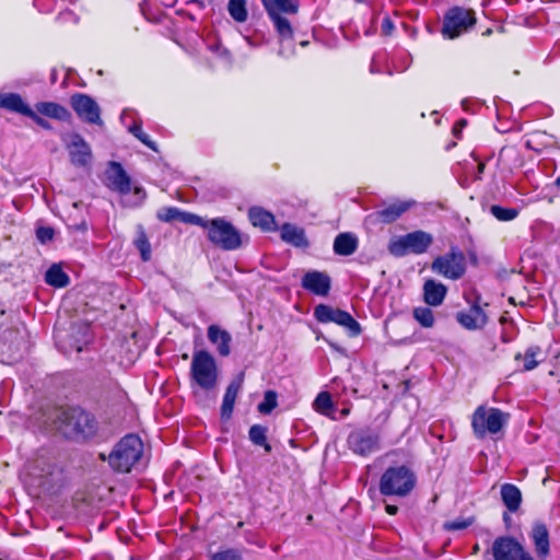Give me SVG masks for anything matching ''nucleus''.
Segmentation results:
<instances>
[{
	"label": "nucleus",
	"instance_id": "obj_1",
	"mask_svg": "<svg viewBox=\"0 0 560 560\" xmlns=\"http://www.w3.org/2000/svg\"><path fill=\"white\" fill-rule=\"evenodd\" d=\"M56 420L63 434L72 439H90L98 429L95 417L81 407L60 409Z\"/></svg>",
	"mask_w": 560,
	"mask_h": 560
},
{
	"label": "nucleus",
	"instance_id": "obj_2",
	"mask_svg": "<svg viewBox=\"0 0 560 560\" xmlns=\"http://www.w3.org/2000/svg\"><path fill=\"white\" fill-rule=\"evenodd\" d=\"M207 231V237L214 246L232 252L241 248L248 237L244 236L230 221L224 218L207 220L202 218V224H197Z\"/></svg>",
	"mask_w": 560,
	"mask_h": 560
},
{
	"label": "nucleus",
	"instance_id": "obj_3",
	"mask_svg": "<svg viewBox=\"0 0 560 560\" xmlns=\"http://www.w3.org/2000/svg\"><path fill=\"white\" fill-rule=\"evenodd\" d=\"M417 485L416 472L407 465L390 466L380 478V493L386 497H408Z\"/></svg>",
	"mask_w": 560,
	"mask_h": 560
},
{
	"label": "nucleus",
	"instance_id": "obj_4",
	"mask_svg": "<svg viewBox=\"0 0 560 560\" xmlns=\"http://www.w3.org/2000/svg\"><path fill=\"white\" fill-rule=\"evenodd\" d=\"M143 453V444L136 434L125 435L109 453L107 460L117 472H129Z\"/></svg>",
	"mask_w": 560,
	"mask_h": 560
},
{
	"label": "nucleus",
	"instance_id": "obj_5",
	"mask_svg": "<svg viewBox=\"0 0 560 560\" xmlns=\"http://www.w3.org/2000/svg\"><path fill=\"white\" fill-rule=\"evenodd\" d=\"M191 385L209 393L215 389L218 384V366L214 358L206 350L194 352L190 364Z\"/></svg>",
	"mask_w": 560,
	"mask_h": 560
},
{
	"label": "nucleus",
	"instance_id": "obj_6",
	"mask_svg": "<svg viewBox=\"0 0 560 560\" xmlns=\"http://www.w3.org/2000/svg\"><path fill=\"white\" fill-rule=\"evenodd\" d=\"M509 419L510 415L499 408L479 406L472 413L471 428L477 439H483L488 433H499Z\"/></svg>",
	"mask_w": 560,
	"mask_h": 560
},
{
	"label": "nucleus",
	"instance_id": "obj_7",
	"mask_svg": "<svg viewBox=\"0 0 560 560\" xmlns=\"http://www.w3.org/2000/svg\"><path fill=\"white\" fill-rule=\"evenodd\" d=\"M433 243V236L422 230L413 231L392 238L388 243V252L395 257H404L408 254H424Z\"/></svg>",
	"mask_w": 560,
	"mask_h": 560
},
{
	"label": "nucleus",
	"instance_id": "obj_8",
	"mask_svg": "<svg viewBox=\"0 0 560 560\" xmlns=\"http://www.w3.org/2000/svg\"><path fill=\"white\" fill-rule=\"evenodd\" d=\"M475 24L474 10L453 7L444 15L442 34L450 39H454L468 32Z\"/></svg>",
	"mask_w": 560,
	"mask_h": 560
},
{
	"label": "nucleus",
	"instance_id": "obj_9",
	"mask_svg": "<svg viewBox=\"0 0 560 560\" xmlns=\"http://www.w3.org/2000/svg\"><path fill=\"white\" fill-rule=\"evenodd\" d=\"M347 446L353 454L368 457L380 451L381 435L375 429L369 427L359 428L349 433Z\"/></svg>",
	"mask_w": 560,
	"mask_h": 560
},
{
	"label": "nucleus",
	"instance_id": "obj_10",
	"mask_svg": "<svg viewBox=\"0 0 560 560\" xmlns=\"http://www.w3.org/2000/svg\"><path fill=\"white\" fill-rule=\"evenodd\" d=\"M314 316L319 323H335L347 329L350 337H357L362 331L360 324L352 317V315L340 308L319 304L314 308Z\"/></svg>",
	"mask_w": 560,
	"mask_h": 560
},
{
	"label": "nucleus",
	"instance_id": "obj_11",
	"mask_svg": "<svg viewBox=\"0 0 560 560\" xmlns=\"http://www.w3.org/2000/svg\"><path fill=\"white\" fill-rule=\"evenodd\" d=\"M432 270L444 278L457 280L465 275L466 260L458 247H451L450 252L436 257L432 262Z\"/></svg>",
	"mask_w": 560,
	"mask_h": 560
},
{
	"label": "nucleus",
	"instance_id": "obj_12",
	"mask_svg": "<svg viewBox=\"0 0 560 560\" xmlns=\"http://www.w3.org/2000/svg\"><path fill=\"white\" fill-rule=\"evenodd\" d=\"M493 560H534L523 545L511 536H500L492 544Z\"/></svg>",
	"mask_w": 560,
	"mask_h": 560
},
{
	"label": "nucleus",
	"instance_id": "obj_13",
	"mask_svg": "<svg viewBox=\"0 0 560 560\" xmlns=\"http://www.w3.org/2000/svg\"><path fill=\"white\" fill-rule=\"evenodd\" d=\"M70 105L81 120L88 124L103 125L101 108L90 95L75 93L70 97Z\"/></svg>",
	"mask_w": 560,
	"mask_h": 560
},
{
	"label": "nucleus",
	"instance_id": "obj_14",
	"mask_svg": "<svg viewBox=\"0 0 560 560\" xmlns=\"http://www.w3.org/2000/svg\"><path fill=\"white\" fill-rule=\"evenodd\" d=\"M106 180L107 187L121 195H127L131 190V179L118 162H109L106 171Z\"/></svg>",
	"mask_w": 560,
	"mask_h": 560
},
{
	"label": "nucleus",
	"instance_id": "obj_15",
	"mask_svg": "<svg viewBox=\"0 0 560 560\" xmlns=\"http://www.w3.org/2000/svg\"><path fill=\"white\" fill-rule=\"evenodd\" d=\"M456 320L467 330H478L487 325L488 316L481 306L475 302L468 311L458 312Z\"/></svg>",
	"mask_w": 560,
	"mask_h": 560
},
{
	"label": "nucleus",
	"instance_id": "obj_16",
	"mask_svg": "<svg viewBox=\"0 0 560 560\" xmlns=\"http://www.w3.org/2000/svg\"><path fill=\"white\" fill-rule=\"evenodd\" d=\"M301 284L313 294L326 296L330 291L331 280L327 273L313 270L303 276Z\"/></svg>",
	"mask_w": 560,
	"mask_h": 560
},
{
	"label": "nucleus",
	"instance_id": "obj_17",
	"mask_svg": "<svg viewBox=\"0 0 560 560\" xmlns=\"http://www.w3.org/2000/svg\"><path fill=\"white\" fill-rule=\"evenodd\" d=\"M71 163L77 166H86L92 158V151L88 142L79 133L71 136L68 144Z\"/></svg>",
	"mask_w": 560,
	"mask_h": 560
},
{
	"label": "nucleus",
	"instance_id": "obj_18",
	"mask_svg": "<svg viewBox=\"0 0 560 560\" xmlns=\"http://www.w3.org/2000/svg\"><path fill=\"white\" fill-rule=\"evenodd\" d=\"M415 205V200H399L386 206L381 210H377L374 213V215L380 222L384 224H389L398 220L405 212L411 209Z\"/></svg>",
	"mask_w": 560,
	"mask_h": 560
},
{
	"label": "nucleus",
	"instance_id": "obj_19",
	"mask_svg": "<svg viewBox=\"0 0 560 560\" xmlns=\"http://www.w3.org/2000/svg\"><path fill=\"white\" fill-rule=\"evenodd\" d=\"M530 538L535 546V551L539 558L545 559L549 555V532L542 522H535L530 532Z\"/></svg>",
	"mask_w": 560,
	"mask_h": 560
},
{
	"label": "nucleus",
	"instance_id": "obj_20",
	"mask_svg": "<svg viewBox=\"0 0 560 560\" xmlns=\"http://www.w3.org/2000/svg\"><path fill=\"white\" fill-rule=\"evenodd\" d=\"M242 384H243V375H240L237 378L233 380L226 387V390L223 396V401L221 405L222 420L226 421V420H230V418L232 417L234 404H235L236 397L238 395V392L242 388Z\"/></svg>",
	"mask_w": 560,
	"mask_h": 560
},
{
	"label": "nucleus",
	"instance_id": "obj_21",
	"mask_svg": "<svg viewBox=\"0 0 560 560\" xmlns=\"http://www.w3.org/2000/svg\"><path fill=\"white\" fill-rule=\"evenodd\" d=\"M447 288L433 279L427 280L423 284V301L429 306H440L445 300Z\"/></svg>",
	"mask_w": 560,
	"mask_h": 560
},
{
	"label": "nucleus",
	"instance_id": "obj_22",
	"mask_svg": "<svg viewBox=\"0 0 560 560\" xmlns=\"http://www.w3.org/2000/svg\"><path fill=\"white\" fill-rule=\"evenodd\" d=\"M158 218H159V220H161L163 222H171L174 220H179L180 222L191 224V225L202 224V217L195 214V213L180 211L179 209H177L175 207H168V208L162 209L158 213Z\"/></svg>",
	"mask_w": 560,
	"mask_h": 560
},
{
	"label": "nucleus",
	"instance_id": "obj_23",
	"mask_svg": "<svg viewBox=\"0 0 560 560\" xmlns=\"http://www.w3.org/2000/svg\"><path fill=\"white\" fill-rule=\"evenodd\" d=\"M250 223L262 231H276L278 229L273 214L260 207H252L248 210Z\"/></svg>",
	"mask_w": 560,
	"mask_h": 560
},
{
	"label": "nucleus",
	"instance_id": "obj_24",
	"mask_svg": "<svg viewBox=\"0 0 560 560\" xmlns=\"http://www.w3.org/2000/svg\"><path fill=\"white\" fill-rule=\"evenodd\" d=\"M281 240L292 246L306 248L308 246V241L305 235V231L302 228H299L291 223H284L280 228Z\"/></svg>",
	"mask_w": 560,
	"mask_h": 560
},
{
	"label": "nucleus",
	"instance_id": "obj_25",
	"mask_svg": "<svg viewBox=\"0 0 560 560\" xmlns=\"http://www.w3.org/2000/svg\"><path fill=\"white\" fill-rule=\"evenodd\" d=\"M208 339L211 343L217 345V350L221 357H228L231 353V335L221 329L217 325H210L208 327Z\"/></svg>",
	"mask_w": 560,
	"mask_h": 560
},
{
	"label": "nucleus",
	"instance_id": "obj_26",
	"mask_svg": "<svg viewBox=\"0 0 560 560\" xmlns=\"http://www.w3.org/2000/svg\"><path fill=\"white\" fill-rule=\"evenodd\" d=\"M541 355V349L538 346L528 347L524 354L517 352L514 355V361L516 363V370L522 372H527L534 370L541 360L537 359V357Z\"/></svg>",
	"mask_w": 560,
	"mask_h": 560
},
{
	"label": "nucleus",
	"instance_id": "obj_27",
	"mask_svg": "<svg viewBox=\"0 0 560 560\" xmlns=\"http://www.w3.org/2000/svg\"><path fill=\"white\" fill-rule=\"evenodd\" d=\"M0 108L26 116L31 109L19 93H0Z\"/></svg>",
	"mask_w": 560,
	"mask_h": 560
},
{
	"label": "nucleus",
	"instance_id": "obj_28",
	"mask_svg": "<svg viewBox=\"0 0 560 560\" xmlns=\"http://www.w3.org/2000/svg\"><path fill=\"white\" fill-rule=\"evenodd\" d=\"M358 245V237L353 233H339L334 241V252L339 256H350L357 252Z\"/></svg>",
	"mask_w": 560,
	"mask_h": 560
},
{
	"label": "nucleus",
	"instance_id": "obj_29",
	"mask_svg": "<svg viewBox=\"0 0 560 560\" xmlns=\"http://www.w3.org/2000/svg\"><path fill=\"white\" fill-rule=\"evenodd\" d=\"M268 15L295 14L299 10L296 0H261Z\"/></svg>",
	"mask_w": 560,
	"mask_h": 560
},
{
	"label": "nucleus",
	"instance_id": "obj_30",
	"mask_svg": "<svg viewBox=\"0 0 560 560\" xmlns=\"http://www.w3.org/2000/svg\"><path fill=\"white\" fill-rule=\"evenodd\" d=\"M36 109L40 115L60 121H68L71 118V113L65 106L55 102H39L36 104Z\"/></svg>",
	"mask_w": 560,
	"mask_h": 560
},
{
	"label": "nucleus",
	"instance_id": "obj_31",
	"mask_svg": "<svg viewBox=\"0 0 560 560\" xmlns=\"http://www.w3.org/2000/svg\"><path fill=\"white\" fill-rule=\"evenodd\" d=\"M500 493L504 505L510 512L514 513L520 509L522 502V493L515 485H502Z\"/></svg>",
	"mask_w": 560,
	"mask_h": 560
},
{
	"label": "nucleus",
	"instance_id": "obj_32",
	"mask_svg": "<svg viewBox=\"0 0 560 560\" xmlns=\"http://www.w3.org/2000/svg\"><path fill=\"white\" fill-rule=\"evenodd\" d=\"M47 284L54 288H65L69 284L70 278L59 265H52L45 275Z\"/></svg>",
	"mask_w": 560,
	"mask_h": 560
},
{
	"label": "nucleus",
	"instance_id": "obj_33",
	"mask_svg": "<svg viewBox=\"0 0 560 560\" xmlns=\"http://www.w3.org/2000/svg\"><path fill=\"white\" fill-rule=\"evenodd\" d=\"M133 244L140 252L141 259L143 261H149L151 259V244L142 225L137 226V236Z\"/></svg>",
	"mask_w": 560,
	"mask_h": 560
},
{
	"label": "nucleus",
	"instance_id": "obj_34",
	"mask_svg": "<svg viewBox=\"0 0 560 560\" xmlns=\"http://www.w3.org/2000/svg\"><path fill=\"white\" fill-rule=\"evenodd\" d=\"M314 409L320 415L330 417L335 411L331 395L328 392H320L313 402Z\"/></svg>",
	"mask_w": 560,
	"mask_h": 560
},
{
	"label": "nucleus",
	"instance_id": "obj_35",
	"mask_svg": "<svg viewBox=\"0 0 560 560\" xmlns=\"http://www.w3.org/2000/svg\"><path fill=\"white\" fill-rule=\"evenodd\" d=\"M228 12L235 22H246L248 18L246 0H229Z\"/></svg>",
	"mask_w": 560,
	"mask_h": 560
},
{
	"label": "nucleus",
	"instance_id": "obj_36",
	"mask_svg": "<svg viewBox=\"0 0 560 560\" xmlns=\"http://www.w3.org/2000/svg\"><path fill=\"white\" fill-rule=\"evenodd\" d=\"M413 318L423 328H432L435 323L433 311L428 306H418L412 311Z\"/></svg>",
	"mask_w": 560,
	"mask_h": 560
},
{
	"label": "nucleus",
	"instance_id": "obj_37",
	"mask_svg": "<svg viewBox=\"0 0 560 560\" xmlns=\"http://www.w3.org/2000/svg\"><path fill=\"white\" fill-rule=\"evenodd\" d=\"M249 440L255 445L262 446L265 451L270 452L271 446L267 442V428L261 424H254L250 427L249 432Z\"/></svg>",
	"mask_w": 560,
	"mask_h": 560
},
{
	"label": "nucleus",
	"instance_id": "obj_38",
	"mask_svg": "<svg viewBox=\"0 0 560 560\" xmlns=\"http://www.w3.org/2000/svg\"><path fill=\"white\" fill-rule=\"evenodd\" d=\"M270 20L272 21L277 33L283 39L292 38L293 30L288 19L282 15H270Z\"/></svg>",
	"mask_w": 560,
	"mask_h": 560
},
{
	"label": "nucleus",
	"instance_id": "obj_39",
	"mask_svg": "<svg viewBox=\"0 0 560 560\" xmlns=\"http://www.w3.org/2000/svg\"><path fill=\"white\" fill-rule=\"evenodd\" d=\"M490 213L499 221H512L517 218L520 211L516 208H504L498 205L490 207Z\"/></svg>",
	"mask_w": 560,
	"mask_h": 560
},
{
	"label": "nucleus",
	"instance_id": "obj_40",
	"mask_svg": "<svg viewBox=\"0 0 560 560\" xmlns=\"http://www.w3.org/2000/svg\"><path fill=\"white\" fill-rule=\"evenodd\" d=\"M129 132H131L139 141H141L144 145L153 151H158L156 143L151 140L150 136L142 130L141 124L135 122L129 127Z\"/></svg>",
	"mask_w": 560,
	"mask_h": 560
},
{
	"label": "nucleus",
	"instance_id": "obj_41",
	"mask_svg": "<svg viewBox=\"0 0 560 560\" xmlns=\"http://www.w3.org/2000/svg\"><path fill=\"white\" fill-rule=\"evenodd\" d=\"M277 405V393L275 390H267L264 395V400L258 405V411L262 415H269Z\"/></svg>",
	"mask_w": 560,
	"mask_h": 560
},
{
	"label": "nucleus",
	"instance_id": "obj_42",
	"mask_svg": "<svg viewBox=\"0 0 560 560\" xmlns=\"http://www.w3.org/2000/svg\"><path fill=\"white\" fill-rule=\"evenodd\" d=\"M211 560H244L243 553L236 548L219 550L210 556Z\"/></svg>",
	"mask_w": 560,
	"mask_h": 560
},
{
	"label": "nucleus",
	"instance_id": "obj_43",
	"mask_svg": "<svg viewBox=\"0 0 560 560\" xmlns=\"http://www.w3.org/2000/svg\"><path fill=\"white\" fill-rule=\"evenodd\" d=\"M54 236L55 230L51 226H39L36 230V237L42 244L52 241Z\"/></svg>",
	"mask_w": 560,
	"mask_h": 560
},
{
	"label": "nucleus",
	"instance_id": "obj_44",
	"mask_svg": "<svg viewBox=\"0 0 560 560\" xmlns=\"http://www.w3.org/2000/svg\"><path fill=\"white\" fill-rule=\"evenodd\" d=\"M471 523L472 522L470 520H455L452 522H446L444 524V528L447 530H460L470 526Z\"/></svg>",
	"mask_w": 560,
	"mask_h": 560
},
{
	"label": "nucleus",
	"instance_id": "obj_45",
	"mask_svg": "<svg viewBox=\"0 0 560 560\" xmlns=\"http://www.w3.org/2000/svg\"><path fill=\"white\" fill-rule=\"evenodd\" d=\"M26 117L31 118L37 126H39L44 129H47V130L51 129V125L46 119H44L43 117L37 115L32 108L30 109Z\"/></svg>",
	"mask_w": 560,
	"mask_h": 560
},
{
	"label": "nucleus",
	"instance_id": "obj_46",
	"mask_svg": "<svg viewBox=\"0 0 560 560\" xmlns=\"http://www.w3.org/2000/svg\"><path fill=\"white\" fill-rule=\"evenodd\" d=\"M381 30L382 34L385 36L392 35L393 31L395 30L394 22L390 20L388 15L383 19Z\"/></svg>",
	"mask_w": 560,
	"mask_h": 560
},
{
	"label": "nucleus",
	"instance_id": "obj_47",
	"mask_svg": "<svg viewBox=\"0 0 560 560\" xmlns=\"http://www.w3.org/2000/svg\"><path fill=\"white\" fill-rule=\"evenodd\" d=\"M385 511L389 515H396L398 512V506L394 504H385Z\"/></svg>",
	"mask_w": 560,
	"mask_h": 560
},
{
	"label": "nucleus",
	"instance_id": "obj_48",
	"mask_svg": "<svg viewBox=\"0 0 560 560\" xmlns=\"http://www.w3.org/2000/svg\"><path fill=\"white\" fill-rule=\"evenodd\" d=\"M135 194L141 196V198H144V196H145V191L141 187H136L135 188Z\"/></svg>",
	"mask_w": 560,
	"mask_h": 560
},
{
	"label": "nucleus",
	"instance_id": "obj_49",
	"mask_svg": "<svg viewBox=\"0 0 560 560\" xmlns=\"http://www.w3.org/2000/svg\"><path fill=\"white\" fill-rule=\"evenodd\" d=\"M483 170H485V163L479 162V164H478V173L479 174L483 173Z\"/></svg>",
	"mask_w": 560,
	"mask_h": 560
},
{
	"label": "nucleus",
	"instance_id": "obj_50",
	"mask_svg": "<svg viewBox=\"0 0 560 560\" xmlns=\"http://www.w3.org/2000/svg\"><path fill=\"white\" fill-rule=\"evenodd\" d=\"M40 1L42 0H34V4L42 11V5H40Z\"/></svg>",
	"mask_w": 560,
	"mask_h": 560
},
{
	"label": "nucleus",
	"instance_id": "obj_51",
	"mask_svg": "<svg viewBox=\"0 0 560 560\" xmlns=\"http://www.w3.org/2000/svg\"><path fill=\"white\" fill-rule=\"evenodd\" d=\"M555 185H556L557 187H560V176L556 179Z\"/></svg>",
	"mask_w": 560,
	"mask_h": 560
},
{
	"label": "nucleus",
	"instance_id": "obj_52",
	"mask_svg": "<svg viewBox=\"0 0 560 560\" xmlns=\"http://www.w3.org/2000/svg\"><path fill=\"white\" fill-rule=\"evenodd\" d=\"M457 124H458V125H460V126H465V125H466V120H465V119H462V120H459Z\"/></svg>",
	"mask_w": 560,
	"mask_h": 560
},
{
	"label": "nucleus",
	"instance_id": "obj_53",
	"mask_svg": "<svg viewBox=\"0 0 560 560\" xmlns=\"http://www.w3.org/2000/svg\"><path fill=\"white\" fill-rule=\"evenodd\" d=\"M471 259L477 262V256L475 254L471 255Z\"/></svg>",
	"mask_w": 560,
	"mask_h": 560
},
{
	"label": "nucleus",
	"instance_id": "obj_54",
	"mask_svg": "<svg viewBox=\"0 0 560 560\" xmlns=\"http://www.w3.org/2000/svg\"><path fill=\"white\" fill-rule=\"evenodd\" d=\"M243 525H244V523H243V522H238V523H237V528L243 527Z\"/></svg>",
	"mask_w": 560,
	"mask_h": 560
},
{
	"label": "nucleus",
	"instance_id": "obj_55",
	"mask_svg": "<svg viewBox=\"0 0 560 560\" xmlns=\"http://www.w3.org/2000/svg\"><path fill=\"white\" fill-rule=\"evenodd\" d=\"M100 457H101V459H102V460H105V459H106V457H105V455H104V454H101V455H100Z\"/></svg>",
	"mask_w": 560,
	"mask_h": 560
},
{
	"label": "nucleus",
	"instance_id": "obj_56",
	"mask_svg": "<svg viewBox=\"0 0 560 560\" xmlns=\"http://www.w3.org/2000/svg\"><path fill=\"white\" fill-rule=\"evenodd\" d=\"M357 2H364L365 0H355Z\"/></svg>",
	"mask_w": 560,
	"mask_h": 560
}]
</instances>
